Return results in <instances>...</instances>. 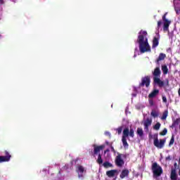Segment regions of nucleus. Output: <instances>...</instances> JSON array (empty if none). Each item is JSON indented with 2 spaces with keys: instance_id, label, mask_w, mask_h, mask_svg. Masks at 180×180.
<instances>
[{
  "instance_id": "f257e3e1",
  "label": "nucleus",
  "mask_w": 180,
  "mask_h": 180,
  "mask_svg": "<svg viewBox=\"0 0 180 180\" xmlns=\"http://www.w3.org/2000/svg\"><path fill=\"white\" fill-rule=\"evenodd\" d=\"M136 42L139 44V51L141 53H147L151 51V47L148 44V39H147V32L141 30L139 32Z\"/></svg>"
},
{
  "instance_id": "f03ea898",
  "label": "nucleus",
  "mask_w": 180,
  "mask_h": 180,
  "mask_svg": "<svg viewBox=\"0 0 180 180\" xmlns=\"http://www.w3.org/2000/svg\"><path fill=\"white\" fill-rule=\"evenodd\" d=\"M153 75L154 76V84H157L160 88H162L164 86H169V80L168 79H166L165 82L160 79V77H161V70H160V67H158L154 70Z\"/></svg>"
},
{
  "instance_id": "7ed1b4c3",
  "label": "nucleus",
  "mask_w": 180,
  "mask_h": 180,
  "mask_svg": "<svg viewBox=\"0 0 180 180\" xmlns=\"http://www.w3.org/2000/svg\"><path fill=\"white\" fill-rule=\"evenodd\" d=\"M131 137L132 139L134 137V129H129V127H127L124 129L122 132V141L124 148L127 150L129 148V143H127V137Z\"/></svg>"
},
{
  "instance_id": "20e7f679",
  "label": "nucleus",
  "mask_w": 180,
  "mask_h": 180,
  "mask_svg": "<svg viewBox=\"0 0 180 180\" xmlns=\"http://www.w3.org/2000/svg\"><path fill=\"white\" fill-rule=\"evenodd\" d=\"M151 169L153 174V178H158L164 172L162 167L157 162L152 164Z\"/></svg>"
},
{
  "instance_id": "39448f33",
  "label": "nucleus",
  "mask_w": 180,
  "mask_h": 180,
  "mask_svg": "<svg viewBox=\"0 0 180 180\" xmlns=\"http://www.w3.org/2000/svg\"><path fill=\"white\" fill-rule=\"evenodd\" d=\"M165 141H167L165 139L158 140V134L154 135L153 144L155 147H157V148H164V146H165Z\"/></svg>"
},
{
  "instance_id": "423d86ee",
  "label": "nucleus",
  "mask_w": 180,
  "mask_h": 180,
  "mask_svg": "<svg viewBox=\"0 0 180 180\" xmlns=\"http://www.w3.org/2000/svg\"><path fill=\"white\" fill-rule=\"evenodd\" d=\"M122 157H123V158H126V155L117 153V155L115 158V163L117 167H119V168H122V167L124 165V160H122Z\"/></svg>"
},
{
  "instance_id": "0eeeda50",
  "label": "nucleus",
  "mask_w": 180,
  "mask_h": 180,
  "mask_svg": "<svg viewBox=\"0 0 180 180\" xmlns=\"http://www.w3.org/2000/svg\"><path fill=\"white\" fill-rule=\"evenodd\" d=\"M142 124L143 125V129L146 133H148V131H150L149 127L151 126V124H153V119L147 117L146 120L143 121Z\"/></svg>"
},
{
  "instance_id": "6e6552de",
  "label": "nucleus",
  "mask_w": 180,
  "mask_h": 180,
  "mask_svg": "<svg viewBox=\"0 0 180 180\" xmlns=\"http://www.w3.org/2000/svg\"><path fill=\"white\" fill-rule=\"evenodd\" d=\"M167 13H165V15L162 16V20L164 22L163 24V30L164 32H169V25H171V21L167 19Z\"/></svg>"
},
{
  "instance_id": "1a4fd4ad",
  "label": "nucleus",
  "mask_w": 180,
  "mask_h": 180,
  "mask_svg": "<svg viewBox=\"0 0 180 180\" xmlns=\"http://www.w3.org/2000/svg\"><path fill=\"white\" fill-rule=\"evenodd\" d=\"M150 76H146L144 77H142L141 82L139 84V88H142L143 86H146V88H148L150 86Z\"/></svg>"
},
{
  "instance_id": "9d476101",
  "label": "nucleus",
  "mask_w": 180,
  "mask_h": 180,
  "mask_svg": "<svg viewBox=\"0 0 180 180\" xmlns=\"http://www.w3.org/2000/svg\"><path fill=\"white\" fill-rule=\"evenodd\" d=\"M93 147H94V155H98V154H100L101 150H103L105 148L104 145L101 146H96V145H93Z\"/></svg>"
},
{
  "instance_id": "9b49d317",
  "label": "nucleus",
  "mask_w": 180,
  "mask_h": 180,
  "mask_svg": "<svg viewBox=\"0 0 180 180\" xmlns=\"http://www.w3.org/2000/svg\"><path fill=\"white\" fill-rule=\"evenodd\" d=\"M5 156H0V162H8L11 160V155L8 151H5Z\"/></svg>"
},
{
  "instance_id": "f8f14e48",
  "label": "nucleus",
  "mask_w": 180,
  "mask_h": 180,
  "mask_svg": "<svg viewBox=\"0 0 180 180\" xmlns=\"http://www.w3.org/2000/svg\"><path fill=\"white\" fill-rule=\"evenodd\" d=\"M160 44V37H155L153 39L152 49H156Z\"/></svg>"
},
{
  "instance_id": "ddd939ff",
  "label": "nucleus",
  "mask_w": 180,
  "mask_h": 180,
  "mask_svg": "<svg viewBox=\"0 0 180 180\" xmlns=\"http://www.w3.org/2000/svg\"><path fill=\"white\" fill-rule=\"evenodd\" d=\"M129 169H123L120 175V178H121V179H124V178H126L127 176H129Z\"/></svg>"
},
{
  "instance_id": "4468645a",
  "label": "nucleus",
  "mask_w": 180,
  "mask_h": 180,
  "mask_svg": "<svg viewBox=\"0 0 180 180\" xmlns=\"http://www.w3.org/2000/svg\"><path fill=\"white\" fill-rule=\"evenodd\" d=\"M179 123H180V118H176V120H173V122L170 126L171 129H175V127L179 126Z\"/></svg>"
},
{
  "instance_id": "2eb2a0df",
  "label": "nucleus",
  "mask_w": 180,
  "mask_h": 180,
  "mask_svg": "<svg viewBox=\"0 0 180 180\" xmlns=\"http://www.w3.org/2000/svg\"><path fill=\"white\" fill-rule=\"evenodd\" d=\"M116 172H117V170L116 169L109 170L106 172V175L109 178H112V176H115V175L116 174Z\"/></svg>"
},
{
  "instance_id": "dca6fc26",
  "label": "nucleus",
  "mask_w": 180,
  "mask_h": 180,
  "mask_svg": "<svg viewBox=\"0 0 180 180\" xmlns=\"http://www.w3.org/2000/svg\"><path fill=\"white\" fill-rule=\"evenodd\" d=\"M165 57H167V55H165V53H160L158 59L156 60L157 64H160V61H162L165 60Z\"/></svg>"
},
{
  "instance_id": "f3484780",
  "label": "nucleus",
  "mask_w": 180,
  "mask_h": 180,
  "mask_svg": "<svg viewBox=\"0 0 180 180\" xmlns=\"http://www.w3.org/2000/svg\"><path fill=\"white\" fill-rule=\"evenodd\" d=\"M158 94H160V90L158 89H154L149 95H148V98L150 99L153 98H155V96H157Z\"/></svg>"
},
{
  "instance_id": "a211bd4d",
  "label": "nucleus",
  "mask_w": 180,
  "mask_h": 180,
  "mask_svg": "<svg viewBox=\"0 0 180 180\" xmlns=\"http://www.w3.org/2000/svg\"><path fill=\"white\" fill-rule=\"evenodd\" d=\"M136 134L139 136V137L141 139V137L144 136V131H143V128L138 127L136 129Z\"/></svg>"
},
{
  "instance_id": "6ab92c4d",
  "label": "nucleus",
  "mask_w": 180,
  "mask_h": 180,
  "mask_svg": "<svg viewBox=\"0 0 180 180\" xmlns=\"http://www.w3.org/2000/svg\"><path fill=\"white\" fill-rule=\"evenodd\" d=\"M170 179L172 180H176V171L175 169H172L171 174H170Z\"/></svg>"
},
{
  "instance_id": "aec40b11",
  "label": "nucleus",
  "mask_w": 180,
  "mask_h": 180,
  "mask_svg": "<svg viewBox=\"0 0 180 180\" xmlns=\"http://www.w3.org/2000/svg\"><path fill=\"white\" fill-rule=\"evenodd\" d=\"M167 117H168V110H166L163 112L162 115L161 117V120H166Z\"/></svg>"
},
{
  "instance_id": "412c9836",
  "label": "nucleus",
  "mask_w": 180,
  "mask_h": 180,
  "mask_svg": "<svg viewBox=\"0 0 180 180\" xmlns=\"http://www.w3.org/2000/svg\"><path fill=\"white\" fill-rule=\"evenodd\" d=\"M162 71L164 75H167V74H168V67H167L165 65H162Z\"/></svg>"
},
{
  "instance_id": "4be33fe9",
  "label": "nucleus",
  "mask_w": 180,
  "mask_h": 180,
  "mask_svg": "<svg viewBox=\"0 0 180 180\" xmlns=\"http://www.w3.org/2000/svg\"><path fill=\"white\" fill-rule=\"evenodd\" d=\"M174 143H175V135L172 134L170 141L169 143V146L171 147L174 146Z\"/></svg>"
},
{
  "instance_id": "5701e85b",
  "label": "nucleus",
  "mask_w": 180,
  "mask_h": 180,
  "mask_svg": "<svg viewBox=\"0 0 180 180\" xmlns=\"http://www.w3.org/2000/svg\"><path fill=\"white\" fill-rule=\"evenodd\" d=\"M103 166L104 167V168H110L113 167V165L109 162H104Z\"/></svg>"
},
{
  "instance_id": "b1692460",
  "label": "nucleus",
  "mask_w": 180,
  "mask_h": 180,
  "mask_svg": "<svg viewBox=\"0 0 180 180\" xmlns=\"http://www.w3.org/2000/svg\"><path fill=\"white\" fill-rule=\"evenodd\" d=\"M96 161L99 165L103 164V160H102V155H101V153H98V157Z\"/></svg>"
},
{
  "instance_id": "393cba45",
  "label": "nucleus",
  "mask_w": 180,
  "mask_h": 180,
  "mask_svg": "<svg viewBox=\"0 0 180 180\" xmlns=\"http://www.w3.org/2000/svg\"><path fill=\"white\" fill-rule=\"evenodd\" d=\"M160 127H161V123H160V122H157V123L153 126L154 130H160Z\"/></svg>"
},
{
  "instance_id": "a878e982",
  "label": "nucleus",
  "mask_w": 180,
  "mask_h": 180,
  "mask_svg": "<svg viewBox=\"0 0 180 180\" xmlns=\"http://www.w3.org/2000/svg\"><path fill=\"white\" fill-rule=\"evenodd\" d=\"M150 116H152V117L155 118L158 116V113L155 110H152V112H150Z\"/></svg>"
},
{
  "instance_id": "bb28decb",
  "label": "nucleus",
  "mask_w": 180,
  "mask_h": 180,
  "mask_svg": "<svg viewBox=\"0 0 180 180\" xmlns=\"http://www.w3.org/2000/svg\"><path fill=\"white\" fill-rule=\"evenodd\" d=\"M167 133H168V129H167V128H165V129L160 133V136H165V134H167Z\"/></svg>"
},
{
  "instance_id": "cd10ccee",
  "label": "nucleus",
  "mask_w": 180,
  "mask_h": 180,
  "mask_svg": "<svg viewBox=\"0 0 180 180\" xmlns=\"http://www.w3.org/2000/svg\"><path fill=\"white\" fill-rule=\"evenodd\" d=\"M116 131H117L118 134H122V131H123V127H119Z\"/></svg>"
},
{
  "instance_id": "c85d7f7f",
  "label": "nucleus",
  "mask_w": 180,
  "mask_h": 180,
  "mask_svg": "<svg viewBox=\"0 0 180 180\" xmlns=\"http://www.w3.org/2000/svg\"><path fill=\"white\" fill-rule=\"evenodd\" d=\"M77 169L78 172H80V174H82L84 172V167L78 166Z\"/></svg>"
},
{
  "instance_id": "c756f323",
  "label": "nucleus",
  "mask_w": 180,
  "mask_h": 180,
  "mask_svg": "<svg viewBox=\"0 0 180 180\" xmlns=\"http://www.w3.org/2000/svg\"><path fill=\"white\" fill-rule=\"evenodd\" d=\"M148 101L150 106H154V101L153 99H149Z\"/></svg>"
},
{
  "instance_id": "7c9ffc66",
  "label": "nucleus",
  "mask_w": 180,
  "mask_h": 180,
  "mask_svg": "<svg viewBox=\"0 0 180 180\" xmlns=\"http://www.w3.org/2000/svg\"><path fill=\"white\" fill-rule=\"evenodd\" d=\"M161 25H162V21L159 20L158 22V30L160 29V27H161Z\"/></svg>"
},
{
  "instance_id": "2f4dec72",
  "label": "nucleus",
  "mask_w": 180,
  "mask_h": 180,
  "mask_svg": "<svg viewBox=\"0 0 180 180\" xmlns=\"http://www.w3.org/2000/svg\"><path fill=\"white\" fill-rule=\"evenodd\" d=\"M105 136H108L110 139L112 134H110V132L107 131L105 132Z\"/></svg>"
},
{
  "instance_id": "473e14b6",
  "label": "nucleus",
  "mask_w": 180,
  "mask_h": 180,
  "mask_svg": "<svg viewBox=\"0 0 180 180\" xmlns=\"http://www.w3.org/2000/svg\"><path fill=\"white\" fill-rule=\"evenodd\" d=\"M162 102L164 103H167V97H165V96H162Z\"/></svg>"
},
{
  "instance_id": "72a5a7b5",
  "label": "nucleus",
  "mask_w": 180,
  "mask_h": 180,
  "mask_svg": "<svg viewBox=\"0 0 180 180\" xmlns=\"http://www.w3.org/2000/svg\"><path fill=\"white\" fill-rule=\"evenodd\" d=\"M105 144H106V146H110V143H109V141H105Z\"/></svg>"
},
{
  "instance_id": "f704fd0d",
  "label": "nucleus",
  "mask_w": 180,
  "mask_h": 180,
  "mask_svg": "<svg viewBox=\"0 0 180 180\" xmlns=\"http://www.w3.org/2000/svg\"><path fill=\"white\" fill-rule=\"evenodd\" d=\"M0 4H1V5H4V0H0Z\"/></svg>"
},
{
  "instance_id": "c9c22d12",
  "label": "nucleus",
  "mask_w": 180,
  "mask_h": 180,
  "mask_svg": "<svg viewBox=\"0 0 180 180\" xmlns=\"http://www.w3.org/2000/svg\"><path fill=\"white\" fill-rule=\"evenodd\" d=\"M110 148H111V150H112V151H114L115 152V148H113V146H110Z\"/></svg>"
},
{
  "instance_id": "e433bc0d",
  "label": "nucleus",
  "mask_w": 180,
  "mask_h": 180,
  "mask_svg": "<svg viewBox=\"0 0 180 180\" xmlns=\"http://www.w3.org/2000/svg\"><path fill=\"white\" fill-rule=\"evenodd\" d=\"M149 139H153V135H151V134H149Z\"/></svg>"
},
{
  "instance_id": "4c0bfd02",
  "label": "nucleus",
  "mask_w": 180,
  "mask_h": 180,
  "mask_svg": "<svg viewBox=\"0 0 180 180\" xmlns=\"http://www.w3.org/2000/svg\"><path fill=\"white\" fill-rule=\"evenodd\" d=\"M178 94H179V96H180V88L178 90Z\"/></svg>"
},
{
  "instance_id": "58836bf2",
  "label": "nucleus",
  "mask_w": 180,
  "mask_h": 180,
  "mask_svg": "<svg viewBox=\"0 0 180 180\" xmlns=\"http://www.w3.org/2000/svg\"><path fill=\"white\" fill-rule=\"evenodd\" d=\"M179 175L180 176V168L179 169Z\"/></svg>"
},
{
  "instance_id": "ea45409f",
  "label": "nucleus",
  "mask_w": 180,
  "mask_h": 180,
  "mask_svg": "<svg viewBox=\"0 0 180 180\" xmlns=\"http://www.w3.org/2000/svg\"><path fill=\"white\" fill-rule=\"evenodd\" d=\"M107 151H109V150H105V152H104L105 154H106V152H107Z\"/></svg>"
},
{
  "instance_id": "a19ab883",
  "label": "nucleus",
  "mask_w": 180,
  "mask_h": 180,
  "mask_svg": "<svg viewBox=\"0 0 180 180\" xmlns=\"http://www.w3.org/2000/svg\"><path fill=\"white\" fill-rule=\"evenodd\" d=\"M174 167H176V163H174Z\"/></svg>"
},
{
  "instance_id": "79ce46f5",
  "label": "nucleus",
  "mask_w": 180,
  "mask_h": 180,
  "mask_svg": "<svg viewBox=\"0 0 180 180\" xmlns=\"http://www.w3.org/2000/svg\"><path fill=\"white\" fill-rule=\"evenodd\" d=\"M169 159V158H167V160Z\"/></svg>"
},
{
  "instance_id": "37998d69",
  "label": "nucleus",
  "mask_w": 180,
  "mask_h": 180,
  "mask_svg": "<svg viewBox=\"0 0 180 180\" xmlns=\"http://www.w3.org/2000/svg\"><path fill=\"white\" fill-rule=\"evenodd\" d=\"M169 159V158H167V160Z\"/></svg>"
},
{
  "instance_id": "c03bdc74",
  "label": "nucleus",
  "mask_w": 180,
  "mask_h": 180,
  "mask_svg": "<svg viewBox=\"0 0 180 180\" xmlns=\"http://www.w3.org/2000/svg\"><path fill=\"white\" fill-rule=\"evenodd\" d=\"M180 1V0H179Z\"/></svg>"
}]
</instances>
